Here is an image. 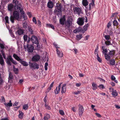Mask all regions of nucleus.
<instances>
[{"label": "nucleus", "mask_w": 120, "mask_h": 120, "mask_svg": "<svg viewBox=\"0 0 120 120\" xmlns=\"http://www.w3.org/2000/svg\"><path fill=\"white\" fill-rule=\"evenodd\" d=\"M109 61V63L108 64L112 66L114 65L115 64V60L114 59H110Z\"/></svg>", "instance_id": "obj_20"}, {"label": "nucleus", "mask_w": 120, "mask_h": 120, "mask_svg": "<svg viewBox=\"0 0 120 120\" xmlns=\"http://www.w3.org/2000/svg\"><path fill=\"white\" fill-rule=\"evenodd\" d=\"M56 50V53L57 54L58 56L60 57H62L63 56L62 52L60 51L58 49H57Z\"/></svg>", "instance_id": "obj_22"}, {"label": "nucleus", "mask_w": 120, "mask_h": 120, "mask_svg": "<svg viewBox=\"0 0 120 120\" xmlns=\"http://www.w3.org/2000/svg\"><path fill=\"white\" fill-rule=\"evenodd\" d=\"M13 71L15 74H17L18 73V69L17 68H15L14 66L13 67Z\"/></svg>", "instance_id": "obj_38"}, {"label": "nucleus", "mask_w": 120, "mask_h": 120, "mask_svg": "<svg viewBox=\"0 0 120 120\" xmlns=\"http://www.w3.org/2000/svg\"><path fill=\"white\" fill-rule=\"evenodd\" d=\"M81 91H75L74 92L73 94H75V95H77V94H79L81 92Z\"/></svg>", "instance_id": "obj_48"}, {"label": "nucleus", "mask_w": 120, "mask_h": 120, "mask_svg": "<svg viewBox=\"0 0 120 120\" xmlns=\"http://www.w3.org/2000/svg\"><path fill=\"white\" fill-rule=\"evenodd\" d=\"M15 10H17L18 11H19L21 14V15L22 17L24 18V20H26L27 19V17L26 15L25 14L24 12L23 11V7L21 6L20 4H19L18 6V8L15 7Z\"/></svg>", "instance_id": "obj_2"}, {"label": "nucleus", "mask_w": 120, "mask_h": 120, "mask_svg": "<svg viewBox=\"0 0 120 120\" xmlns=\"http://www.w3.org/2000/svg\"><path fill=\"white\" fill-rule=\"evenodd\" d=\"M29 65L31 68L34 69H38L39 68V65L36 63H29Z\"/></svg>", "instance_id": "obj_7"}, {"label": "nucleus", "mask_w": 120, "mask_h": 120, "mask_svg": "<svg viewBox=\"0 0 120 120\" xmlns=\"http://www.w3.org/2000/svg\"><path fill=\"white\" fill-rule=\"evenodd\" d=\"M79 106V114L80 116H82L84 111L83 107L82 105H80V104L78 105Z\"/></svg>", "instance_id": "obj_10"}, {"label": "nucleus", "mask_w": 120, "mask_h": 120, "mask_svg": "<svg viewBox=\"0 0 120 120\" xmlns=\"http://www.w3.org/2000/svg\"><path fill=\"white\" fill-rule=\"evenodd\" d=\"M88 2L87 0H83L82 4L84 6H86L88 5Z\"/></svg>", "instance_id": "obj_31"}, {"label": "nucleus", "mask_w": 120, "mask_h": 120, "mask_svg": "<svg viewBox=\"0 0 120 120\" xmlns=\"http://www.w3.org/2000/svg\"><path fill=\"white\" fill-rule=\"evenodd\" d=\"M26 47L28 52H33L34 48L33 45H26Z\"/></svg>", "instance_id": "obj_14"}, {"label": "nucleus", "mask_w": 120, "mask_h": 120, "mask_svg": "<svg viewBox=\"0 0 120 120\" xmlns=\"http://www.w3.org/2000/svg\"><path fill=\"white\" fill-rule=\"evenodd\" d=\"M47 6L49 8H52L53 7V2L49 0L47 4Z\"/></svg>", "instance_id": "obj_19"}, {"label": "nucleus", "mask_w": 120, "mask_h": 120, "mask_svg": "<svg viewBox=\"0 0 120 120\" xmlns=\"http://www.w3.org/2000/svg\"><path fill=\"white\" fill-rule=\"evenodd\" d=\"M31 41L33 43L38 45L39 42L37 38L34 36H32L31 38Z\"/></svg>", "instance_id": "obj_12"}, {"label": "nucleus", "mask_w": 120, "mask_h": 120, "mask_svg": "<svg viewBox=\"0 0 120 120\" xmlns=\"http://www.w3.org/2000/svg\"><path fill=\"white\" fill-rule=\"evenodd\" d=\"M98 87L100 89H103L105 88L104 85L103 84H100L98 86Z\"/></svg>", "instance_id": "obj_44"}, {"label": "nucleus", "mask_w": 120, "mask_h": 120, "mask_svg": "<svg viewBox=\"0 0 120 120\" xmlns=\"http://www.w3.org/2000/svg\"><path fill=\"white\" fill-rule=\"evenodd\" d=\"M98 50H97V49H95L94 51V54L95 55L98 54Z\"/></svg>", "instance_id": "obj_60"}, {"label": "nucleus", "mask_w": 120, "mask_h": 120, "mask_svg": "<svg viewBox=\"0 0 120 120\" xmlns=\"http://www.w3.org/2000/svg\"><path fill=\"white\" fill-rule=\"evenodd\" d=\"M18 102H17L16 101H15V102L13 105V106H17L18 105Z\"/></svg>", "instance_id": "obj_55"}, {"label": "nucleus", "mask_w": 120, "mask_h": 120, "mask_svg": "<svg viewBox=\"0 0 120 120\" xmlns=\"http://www.w3.org/2000/svg\"><path fill=\"white\" fill-rule=\"evenodd\" d=\"M19 114L18 115L19 118L21 119H22L23 117V113L21 111H19Z\"/></svg>", "instance_id": "obj_25"}, {"label": "nucleus", "mask_w": 120, "mask_h": 120, "mask_svg": "<svg viewBox=\"0 0 120 120\" xmlns=\"http://www.w3.org/2000/svg\"><path fill=\"white\" fill-rule=\"evenodd\" d=\"M60 89L58 88V86H57L56 90H54V92L55 94H58L60 92Z\"/></svg>", "instance_id": "obj_35"}, {"label": "nucleus", "mask_w": 120, "mask_h": 120, "mask_svg": "<svg viewBox=\"0 0 120 120\" xmlns=\"http://www.w3.org/2000/svg\"><path fill=\"white\" fill-rule=\"evenodd\" d=\"M92 86H93L92 89L94 90H95L97 89L98 86L97 84L94 83L93 82L92 83Z\"/></svg>", "instance_id": "obj_28"}, {"label": "nucleus", "mask_w": 120, "mask_h": 120, "mask_svg": "<svg viewBox=\"0 0 120 120\" xmlns=\"http://www.w3.org/2000/svg\"><path fill=\"white\" fill-rule=\"evenodd\" d=\"M115 51L114 50H112V51H110L108 54L110 56L112 57L115 55Z\"/></svg>", "instance_id": "obj_26"}, {"label": "nucleus", "mask_w": 120, "mask_h": 120, "mask_svg": "<svg viewBox=\"0 0 120 120\" xmlns=\"http://www.w3.org/2000/svg\"><path fill=\"white\" fill-rule=\"evenodd\" d=\"M28 108V104L25 105L23 106V109L26 110Z\"/></svg>", "instance_id": "obj_40"}, {"label": "nucleus", "mask_w": 120, "mask_h": 120, "mask_svg": "<svg viewBox=\"0 0 120 120\" xmlns=\"http://www.w3.org/2000/svg\"><path fill=\"white\" fill-rule=\"evenodd\" d=\"M52 87L49 86L47 89V92H49L51 90Z\"/></svg>", "instance_id": "obj_64"}, {"label": "nucleus", "mask_w": 120, "mask_h": 120, "mask_svg": "<svg viewBox=\"0 0 120 120\" xmlns=\"http://www.w3.org/2000/svg\"><path fill=\"white\" fill-rule=\"evenodd\" d=\"M4 82L2 78H0V85H1Z\"/></svg>", "instance_id": "obj_49"}, {"label": "nucleus", "mask_w": 120, "mask_h": 120, "mask_svg": "<svg viewBox=\"0 0 120 120\" xmlns=\"http://www.w3.org/2000/svg\"><path fill=\"white\" fill-rule=\"evenodd\" d=\"M19 12H18L17 11H14L13 13V16H11L10 19L12 23L14 22L15 19L18 20L19 17Z\"/></svg>", "instance_id": "obj_3"}, {"label": "nucleus", "mask_w": 120, "mask_h": 120, "mask_svg": "<svg viewBox=\"0 0 120 120\" xmlns=\"http://www.w3.org/2000/svg\"><path fill=\"white\" fill-rule=\"evenodd\" d=\"M95 114L96 116L98 117H101V116L100 114L98 113H96Z\"/></svg>", "instance_id": "obj_56"}, {"label": "nucleus", "mask_w": 120, "mask_h": 120, "mask_svg": "<svg viewBox=\"0 0 120 120\" xmlns=\"http://www.w3.org/2000/svg\"><path fill=\"white\" fill-rule=\"evenodd\" d=\"M107 45L104 46L102 47V49L103 50L102 52L104 55L105 59L108 61L110 60L111 58V56L109 54L106 53L107 52Z\"/></svg>", "instance_id": "obj_1"}, {"label": "nucleus", "mask_w": 120, "mask_h": 120, "mask_svg": "<svg viewBox=\"0 0 120 120\" xmlns=\"http://www.w3.org/2000/svg\"><path fill=\"white\" fill-rule=\"evenodd\" d=\"M14 5L12 4H10L8 5V9L9 11H12L13 10V8H14Z\"/></svg>", "instance_id": "obj_23"}, {"label": "nucleus", "mask_w": 120, "mask_h": 120, "mask_svg": "<svg viewBox=\"0 0 120 120\" xmlns=\"http://www.w3.org/2000/svg\"><path fill=\"white\" fill-rule=\"evenodd\" d=\"M33 22H34L35 24H36L37 23V22L36 21V20L35 17H34L33 19Z\"/></svg>", "instance_id": "obj_51"}, {"label": "nucleus", "mask_w": 120, "mask_h": 120, "mask_svg": "<svg viewBox=\"0 0 120 120\" xmlns=\"http://www.w3.org/2000/svg\"><path fill=\"white\" fill-rule=\"evenodd\" d=\"M66 84H64L63 85L61 90V92L63 94L65 93L66 90Z\"/></svg>", "instance_id": "obj_21"}, {"label": "nucleus", "mask_w": 120, "mask_h": 120, "mask_svg": "<svg viewBox=\"0 0 120 120\" xmlns=\"http://www.w3.org/2000/svg\"><path fill=\"white\" fill-rule=\"evenodd\" d=\"M73 10L74 14H77L79 15L82 13V9L78 7L74 8Z\"/></svg>", "instance_id": "obj_6"}, {"label": "nucleus", "mask_w": 120, "mask_h": 120, "mask_svg": "<svg viewBox=\"0 0 120 120\" xmlns=\"http://www.w3.org/2000/svg\"><path fill=\"white\" fill-rule=\"evenodd\" d=\"M28 30L30 34H33V31L31 26H28Z\"/></svg>", "instance_id": "obj_33"}, {"label": "nucleus", "mask_w": 120, "mask_h": 120, "mask_svg": "<svg viewBox=\"0 0 120 120\" xmlns=\"http://www.w3.org/2000/svg\"><path fill=\"white\" fill-rule=\"evenodd\" d=\"M96 59L99 62H101V58L99 57L98 54L96 55Z\"/></svg>", "instance_id": "obj_42"}, {"label": "nucleus", "mask_w": 120, "mask_h": 120, "mask_svg": "<svg viewBox=\"0 0 120 120\" xmlns=\"http://www.w3.org/2000/svg\"><path fill=\"white\" fill-rule=\"evenodd\" d=\"M109 90H111V91H112V94L113 96L115 97L118 94L116 91V90H114V89L112 88H110L109 89Z\"/></svg>", "instance_id": "obj_15"}, {"label": "nucleus", "mask_w": 120, "mask_h": 120, "mask_svg": "<svg viewBox=\"0 0 120 120\" xmlns=\"http://www.w3.org/2000/svg\"><path fill=\"white\" fill-rule=\"evenodd\" d=\"M48 65V64L46 62L45 63V69L46 70H47V66Z\"/></svg>", "instance_id": "obj_47"}, {"label": "nucleus", "mask_w": 120, "mask_h": 120, "mask_svg": "<svg viewBox=\"0 0 120 120\" xmlns=\"http://www.w3.org/2000/svg\"><path fill=\"white\" fill-rule=\"evenodd\" d=\"M46 109L48 110H50L51 109V108L50 106L48 105V106L45 107Z\"/></svg>", "instance_id": "obj_54"}, {"label": "nucleus", "mask_w": 120, "mask_h": 120, "mask_svg": "<svg viewBox=\"0 0 120 120\" xmlns=\"http://www.w3.org/2000/svg\"><path fill=\"white\" fill-rule=\"evenodd\" d=\"M78 32H82V28L81 27H79L76 29Z\"/></svg>", "instance_id": "obj_46"}, {"label": "nucleus", "mask_w": 120, "mask_h": 120, "mask_svg": "<svg viewBox=\"0 0 120 120\" xmlns=\"http://www.w3.org/2000/svg\"><path fill=\"white\" fill-rule=\"evenodd\" d=\"M118 14V13H116L112 14V15L111 16L112 17H113L115 16L116 15Z\"/></svg>", "instance_id": "obj_59"}, {"label": "nucleus", "mask_w": 120, "mask_h": 120, "mask_svg": "<svg viewBox=\"0 0 120 120\" xmlns=\"http://www.w3.org/2000/svg\"><path fill=\"white\" fill-rule=\"evenodd\" d=\"M0 64L3 66L4 65V60L2 56L0 55Z\"/></svg>", "instance_id": "obj_29"}, {"label": "nucleus", "mask_w": 120, "mask_h": 120, "mask_svg": "<svg viewBox=\"0 0 120 120\" xmlns=\"http://www.w3.org/2000/svg\"><path fill=\"white\" fill-rule=\"evenodd\" d=\"M47 25L49 27H50L53 29H55L54 26L52 24H47Z\"/></svg>", "instance_id": "obj_41"}, {"label": "nucleus", "mask_w": 120, "mask_h": 120, "mask_svg": "<svg viewBox=\"0 0 120 120\" xmlns=\"http://www.w3.org/2000/svg\"><path fill=\"white\" fill-rule=\"evenodd\" d=\"M40 58V56L37 54L33 56L32 59V60L33 62H37L38 61Z\"/></svg>", "instance_id": "obj_13"}, {"label": "nucleus", "mask_w": 120, "mask_h": 120, "mask_svg": "<svg viewBox=\"0 0 120 120\" xmlns=\"http://www.w3.org/2000/svg\"><path fill=\"white\" fill-rule=\"evenodd\" d=\"M115 107L117 109H119L120 108V106L119 105H115Z\"/></svg>", "instance_id": "obj_63"}, {"label": "nucleus", "mask_w": 120, "mask_h": 120, "mask_svg": "<svg viewBox=\"0 0 120 120\" xmlns=\"http://www.w3.org/2000/svg\"><path fill=\"white\" fill-rule=\"evenodd\" d=\"M20 63L22 64L24 66H27L28 65V63L26 61H23L22 60L21 61H20Z\"/></svg>", "instance_id": "obj_30"}, {"label": "nucleus", "mask_w": 120, "mask_h": 120, "mask_svg": "<svg viewBox=\"0 0 120 120\" xmlns=\"http://www.w3.org/2000/svg\"><path fill=\"white\" fill-rule=\"evenodd\" d=\"M13 56L16 60L18 61H19V62L20 61H21L22 60L18 56L15 54H14Z\"/></svg>", "instance_id": "obj_24"}, {"label": "nucleus", "mask_w": 120, "mask_h": 120, "mask_svg": "<svg viewBox=\"0 0 120 120\" xmlns=\"http://www.w3.org/2000/svg\"><path fill=\"white\" fill-rule=\"evenodd\" d=\"M66 21L65 16H64L61 18L60 20V22L61 24L64 25V24Z\"/></svg>", "instance_id": "obj_16"}, {"label": "nucleus", "mask_w": 120, "mask_h": 120, "mask_svg": "<svg viewBox=\"0 0 120 120\" xmlns=\"http://www.w3.org/2000/svg\"><path fill=\"white\" fill-rule=\"evenodd\" d=\"M38 26H40L41 24V22L39 20H38Z\"/></svg>", "instance_id": "obj_61"}, {"label": "nucleus", "mask_w": 120, "mask_h": 120, "mask_svg": "<svg viewBox=\"0 0 120 120\" xmlns=\"http://www.w3.org/2000/svg\"><path fill=\"white\" fill-rule=\"evenodd\" d=\"M50 118V115L48 114H46V115L44 117V120H47Z\"/></svg>", "instance_id": "obj_32"}, {"label": "nucleus", "mask_w": 120, "mask_h": 120, "mask_svg": "<svg viewBox=\"0 0 120 120\" xmlns=\"http://www.w3.org/2000/svg\"><path fill=\"white\" fill-rule=\"evenodd\" d=\"M88 26V24L84 26L83 29H82V33H84L87 30Z\"/></svg>", "instance_id": "obj_27"}, {"label": "nucleus", "mask_w": 120, "mask_h": 120, "mask_svg": "<svg viewBox=\"0 0 120 120\" xmlns=\"http://www.w3.org/2000/svg\"><path fill=\"white\" fill-rule=\"evenodd\" d=\"M111 26V23L109 22L107 25V27L108 28H110Z\"/></svg>", "instance_id": "obj_62"}, {"label": "nucleus", "mask_w": 120, "mask_h": 120, "mask_svg": "<svg viewBox=\"0 0 120 120\" xmlns=\"http://www.w3.org/2000/svg\"><path fill=\"white\" fill-rule=\"evenodd\" d=\"M94 1H93L92 2L90 3V4L89 5V10H90L91 8V7H93L94 6Z\"/></svg>", "instance_id": "obj_36"}, {"label": "nucleus", "mask_w": 120, "mask_h": 120, "mask_svg": "<svg viewBox=\"0 0 120 120\" xmlns=\"http://www.w3.org/2000/svg\"><path fill=\"white\" fill-rule=\"evenodd\" d=\"M8 19V17L7 16H6L5 18V20L6 22L8 23H9Z\"/></svg>", "instance_id": "obj_52"}, {"label": "nucleus", "mask_w": 120, "mask_h": 120, "mask_svg": "<svg viewBox=\"0 0 120 120\" xmlns=\"http://www.w3.org/2000/svg\"><path fill=\"white\" fill-rule=\"evenodd\" d=\"M82 34H79L76 35V39L77 40H80L82 37Z\"/></svg>", "instance_id": "obj_34"}, {"label": "nucleus", "mask_w": 120, "mask_h": 120, "mask_svg": "<svg viewBox=\"0 0 120 120\" xmlns=\"http://www.w3.org/2000/svg\"><path fill=\"white\" fill-rule=\"evenodd\" d=\"M24 33V30L19 28L18 29V30L16 32V34H17L19 35L23 34Z\"/></svg>", "instance_id": "obj_17"}, {"label": "nucleus", "mask_w": 120, "mask_h": 120, "mask_svg": "<svg viewBox=\"0 0 120 120\" xmlns=\"http://www.w3.org/2000/svg\"><path fill=\"white\" fill-rule=\"evenodd\" d=\"M85 19V18L84 17L79 18L77 19V23L79 26H82L84 24Z\"/></svg>", "instance_id": "obj_8"}, {"label": "nucleus", "mask_w": 120, "mask_h": 120, "mask_svg": "<svg viewBox=\"0 0 120 120\" xmlns=\"http://www.w3.org/2000/svg\"><path fill=\"white\" fill-rule=\"evenodd\" d=\"M72 19L71 18H69L67 20L66 26L68 28H69L72 24Z\"/></svg>", "instance_id": "obj_11"}, {"label": "nucleus", "mask_w": 120, "mask_h": 120, "mask_svg": "<svg viewBox=\"0 0 120 120\" xmlns=\"http://www.w3.org/2000/svg\"><path fill=\"white\" fill-rule=\"evenodd\" d=\"M113 25L114 26H116L118 24L117 21L116 20H114L113 22Z\"/></svg>", "instance_id": "obj_43"}, {"label": "nucleus", "mask_w": 120, "mask_h": 120, "mask_svg": "<svg viewBox=\"0 0 120 120\" xmlns=\"http://www.w3.org/2000/svg\"><path fill=\"white\" fill-rule=\"evenodd\" d=\"M111 80H114L116 79V78L113 75H112L111 76Z\"/></svg>", "instance_id": "obj_58"}, {"label": "nucleus", "mask_w": 120, "mask_h": 120, "mask_svg": "<svg viewBox=\"0 0 120 120\" xmlns=\"http://www.w3.org/2000/svg\"><path fill=\"white\" fill-rule=\"evenodd\" d=\"M74 50V53L75 54H77L78 51L77 49H76L75 48V49H73L72 50Z\"/></svg>", "instance_id": "obj_53"}, {"label": "nucleus", "mask_w": 120, "mask_h": 120, "mask_svg": "<svg viewBox=\"0 0 120 120\" xmlns=\"http://www.w3.org/2000/svg\"><path fill=\"white\" fill-rule=\"evenodd\" d=\"M13 3L15 4L14 8L15 10V7L18 8V7L19 5L20 4L21 6H22L21 4L19 3L18 4V1L17 0H13Z\"/></svg>", "instance_id": "obj_18"}, {"label": "nucleus", "mask_w": 120, "mask_h": 120, "mask_svg": "<svg viewBox=\"0 0 120 120\" xmlns=\"http://www.w3.org/2000/svg\"><path fill=\"white\" fill-rule=\"evenodd\" d=\"M13 78L14 77L12 75V74L10 73L9 74V77L8 78L9 81H11V80L13 79Z\"/></svg>", "instance_id": "obj_37"}, {"label": "nucleus", "mask_w": 120, "mask_h": 120, "mask_svg": "<svg viewBox=\"0 0 120 120\" xmlns=\"http://www.w3.org/2000/svg\"><path fill=\"white\" fill-rule=\"evenodd\" d=\"M56 4V8L54 10V12L58 15L61 12V8L62 6L60 4H57V3Z\"/></svg>", "instance_id": "obj_5"}, {"label": "nucleus", "mask_w": 120, "mask_h": 120, "mask_svg": "<svg viewBox=\"0 0 120 120\" xmlns=\"http://www.w3.org/2000/svg\"><path fill=\"white\" fill-rule=\"evenodd\" d=\"M103 36L105 38V39L108 40V41H106L105 42L106 45H111L112 44L111 43L110 41H108L110 38V36L108 35H105L104 34Z\"/></svg>", "instance_id": "obj_9"}, {"label": "nucleus", "mask_w": 120, "mask_h": 120, "mask_svg": "<svg viewBox=\"0 0 120 120\" xmlns=\"http://www.w3.org/2000/svg\"><path fill=\"white\" fill-rule=\"evenodd\" d=\"M11 61L15 65H17V63L13 60L11 56H8V57L6 59L5 61L8 65L10 66L11 65Z\"/></svg>", "instance_id": "obj_4"}, {"label": "nucleus", "mask_w": 120, "mask_h": 120, "mask_svg": "<svg viewBox=\"0 0 120 120\" xmlns=\"http://www.w3.org/2000/svg\"><path fill=\"white\" fill-rule=\"evenodd\" d=\"M4 105L7 107H10L12 106V103H5Z\"/></svg>", "instance_id": "obj_39"}, {"label": "nucleus", "mask_w": 120, "mask_h": 120, "mask_svg": "<svg viewBox=\"0 0 120 120\" xmlns=\"http://www.w3.org/2000/svg\"><path fill=\"white\" fill-rule=\"evenodd\" d=\"M23 39L25 41H26L27 40V36L26 35H24L23 36Z\"/></svg>", "instance_id": "obj_45"}, {"label": "nucleus", "mask_w": 120, "mask_h": 120, "mask_svg": "<svg viewBox=\"0 0 120 120\" xmlns=\"http://www.w3.org/2000/svg\"><path fill=\"white\" fill-rule=\"evenodd\" d=\"M1 98L3 102H5V100L4 97V96H2L1 97Z\"/></svg>", "instance_id": "obj_57"}, {"label": "nucleus", "mask_w": 120, "mask_h": 120, "mask_svg": "<svg viewBox=\"0 0 120 120\" xmlns=\"http://www.w3.org/2000/svg\"><path fill=\"white\" fill-rule=\"evenodd\" d=\"M59 112L60 114L62 115H63L64 114V112L62 110H60Z\"/></svg>", "instance_id": "obj_50"}]
</instances>
